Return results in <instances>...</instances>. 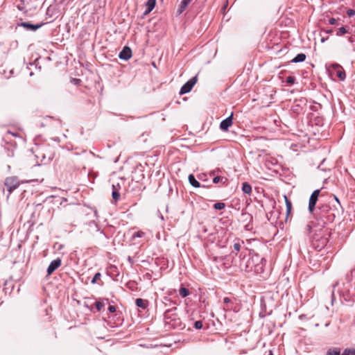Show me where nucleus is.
Listing matches in <instances>:
<instances>
[{
  "label": "nucleus",
  "mask_w": 355,
  "mask_h": 355,
  "mask_svg": "<svg viewBox=\"0 0 355 355\" xmlns=\"http://www.w3.org/2000/svg\"><path fill=\"white\" fill-rule=\"evenodd\" d=\"M44 24V23L33 24L30 22H21V23L18 24L17 25L19 26L24 27L26 30L31 31H35L36 30H37L38 28L42 27Z\"/></svg>",
  "instance_id": "9d476101"
},
{
  "label": "nucleus",
  "mask_w": 355,
  "mask_h": 355,
  "mask_svg": "<svg viewBox=\"0 0 355 355\" xmlns=\"http://www.w3.org/2000/svg\"><path fill=\"white\" fill-rule=\"evenodd\" d=\"M61 263L62 261L60 258H57L56 259L52 261L47 268V275H51L56 269H58L61 266Z\"/></svg>",
  "instance_id": "1a4fd4ad"
},
{
  "label": "nucleus",
  "mask_w": 355,
  "mask_h": 355,
  "mask_svg": "<svg viewBox=\"0 0 355 355\" xmlns=\"http://www.w3.org/2000/svg\"><path fill=\"white\" fill-rule=\"evenodd\" d=\"M241 243L240 242H236L234 244V250L239 252L241 250Z\"/></svg>",
  "instance_id": "c9c22d12"
},
{
  "label": "nucleus",
  "mask_w": 355,
  "mask_h": 355,
  "mask_svg": "<svg viewBox=\"0 0 355 355\" xmlns=\"http://www.w3.org/2000/svg\"><path fill=\"white\" fill-rule=\"evenodd\" d=\"M348 33L347 29L345 26H342L340 28L337 30L336 35L337 36H342L345 35V33Z\"/></svg>",
  "instance_id": "5701e85b"
},
{
  "label": "nucleus",
  "mask_w": 355,
  "mask_h": 355,
  "mask_svg": "<svg viewBox=\"0 0 355 355\" xmlns=\"http://www.w3.org/2000/svg\"><path fill=\"white\" fill-rule=\"evenodd\" d=\"M156 3V0H148L146 3V10L144 14H148L153 9L155 8Z\"/></svg>",
  "instance_id": "2eb2a0df"
},
{
  "label": "nucleus",
  "mask_w": 355,
  "mask_h": 355,
  "mask_svg": "<svg viewBox=\"0 0 355 355\" xmlns=\"http://www.w3.org/2000/svg\"><path fill=\"white\" fill-rule=\"evenodd\" d=\"M198 81V77L197 76H193L190 80H189L186 83H184L180 90V94H184L187 93H189L193 88V87L196 85V83Z\"/></svg>",
  "instance_id": "423d86ee"
},
{
  "label": "nucleus",
  "mask_w": 355,
  "mask_h": 355,
  "mask_svg": "<svg viewBox=\"0 0 355 355\" xmlns=\"http://www.w3.org/2000/svg\"><path fill=\"white\" fill-rule=\"evenodd\" d=\"M336 218L335 210L328 205L320 208V211L315 220L309 222L304 227V232L309 234L313 228H328L327 225L334 221Z\"/></svg>",
  "instance_id": "f257e3e1"
},
{
  "label": "nucleus",
  "mask_w": 355,
  "mask_h": 355,
  "mask_svg": "<svg viewBox=\"0 0 355 355\" xmlns=\"http://www.w3.org/2000/svg\"><path fill=\"white\" fill-rule=\"evenodd\" d=\"M101 277V273H100V272H96V273L94 275V277L92 278V282H92V284H96V283L97 282V281H98V279H100Z\"/></svg>",
  "instance_id": "c85d7f7f"
},
{
  "label": "nucleus",
  "mask_w": 355,
  "mask_h": 355,
  "mask_svg": "<svg viewBox=\"0 0 355 355\" xmlns=\"http://www.w3.org/2000/svg\"><path fill=\"white\" fill-rule=\"evenodd\" d=\"M216 174V171H212L209 173L210 176H214Z\"/></svg>",
  "instance_id": "a19ab883"
},
{
  "label": "nucleus",
  "mask_w": 355,
  "mask_h": 355,
  "mask_svg": "<svg viewBox=\"0 0 355 355\" xmlns=\"http://www.w3.org/2000/svg\"><path fill=\"white\" fill-rule=\"evenodd\" d=\"M329 24H331V25H338V19H335V18H330L329 19Z\"/></svg>",
  "instance_id": "72a5a7b5"
},
{
  "label": "nucleus",
  "mask_w": 355,
  "mask_h": 355,
  "mask_svg": "<svg viewBox=\"0 0 355 355\" xmlns=\"http://www.w3.org/2000/svg\"><path fill=\"white\" fill-rule=\"evenodd\" d=\"M198 179L202 182L207 181V175L205 173L200 174L198 176Z\"/></svg>",
  "instance_id": "473e14b6"
},
{
  "label": "nucleus",
  "mask_w": 355,
  "mask_h": 355,
  "mask_svg": "<svg viewBox=\"0 0 355 355\" xmlns=\"http://www.w3.org/2000/svg\"><path fill=\"white\" fill-rule=\"evenodd\" d=\"M327 40H328V37H326V38L322 37V38L321 39V42H322V43H323V42H324Z\"/></svg>",
  "instance_id": "a18cd8bd"
},
{
  "label": "nucleus",
  "mask_w": 355,
  "mask_h": 355,
  "mask_svg": "<svg viewBox=\"0 0 355 355\" xmlns=\"http://www.w3.org/2000/svg\"><path fill=\"white\" fill-rule=\"evenodd\" d=\"M348 40H349V42L350 43H354V40L353 37H349L348 38Z\"/></svg>",
  "instance_id": "37998d69"
},
{
  "label": "nucleus",
  "mask_w": 355,
  "mask_h": 355,
  "mask_svg": "<svg viewBox=\"0 0 355 355\" xmlns=\"http://www.w3.org/2000/svg\"><path fill=\"white\" fill-rule=\"evenodd\" d=\"M333 33V30L332 29H328L326 31V33H328V34H331Z\"/></svg>",
  "instance_id": "79ce46f5"
},
{
  "label": "nucleus",
  "mask_w": 355,
  "mask_h": 355,
  "mask_svg": "<svg viewBox=\"0 0 355 355\" xmlns=\"http://www.w3.org/2000/svg\"><path fill=\"white\" fill-rule=\"evenodd\" d=\"M225 207V204L224 202H216L214 205V208L216 210H221Z\"/></svg>",
  "instance_id": "a878e982"
},
{
  "label": "nucleus",
  "mask_w": 355,
  "mask_h": 355,
  "mask_svg": "<svg viewBox=\"0 0 355 355\" xmlns=\"http://www.w3.org/2000/svg\"><path fill=\"white\" fill-rule=\"evenodd\" d=\"M144 234L145 233L144 232L138 231L132 234V238L133 239H135V238H141L144 236Z\"/></svg>",
  "instance_id": "cd10ccee"
},
{
  "label": "nucleus",
  "mask_w": 355,
  "mask_h": 355,
  "mask_svg": "<svg viewBox=\"0 0 355 355\" xmlns=\"http://www.w3.org/2000/svg\"><path fill=\"white\" fill-rule=\"evenodd\" d=\"M305 234L311 239L313 246L320 251L327 245L331 234V230L322 227L313 228L309 234Z\"/></svg>",
  "instance_id": "f03ea898"
},
{
  "label": "nucleus",
  "mask_w": 355,
  "mask_h": 355,
  "mask_svg": "<svg viewBox=\"0 0 355 355\" xmlns=\"http://www.w3.org/2000/svg\"><path fill=\"white\" fill-rule=\"evenodd\" d=\"M286 206V214L287 216L290 214L291 211L292 204L291 201L285 196Z\"/></svg>",
  "instance_id": "b1692460"
},
{
  "label": "nucleus",
  "mask_w": 355,
  "mask_h": 355,
  "mask_svg": "<svg viewBox=\"0 0 355 355\" xmlns=\"http://www.w3.org/2000/svg\"><path fill=\"white\" fill-rule=\"evenodd\" d=\"M112 197L115 202H117L120 199V193L117 191H113L112 192Z\"/></svg>",
  "instance_id": "393cba45"
},
{
  "label": "nucleus",
  "mask_w": 355,
  "mask_h": 355,
  "mask_svg": "<svg viewBox=\"0 0 355 355\" xmlns=\"http://www.w3.org/2000/svg\"><path fill=\"white\" fill-rule=\"evenodd\" d=\"M335 199H336V200L337 202H339V201H338V199L336 196H335Z\"/></svg>",
  "instance_id": "de8ad7c7"
},
{
  "label": "nucleus",
  "mask_w": 355,
  "mask_h": 355,
  "mask_svg": "<svg viewBox=\"0 0 355 355\" xmlns=\"http://www.w3.org/2000/svg\"><path fill=\"white\" fill-rule=\"evenodd\" d=\"M89 226L94 225L96 228L97 231L99 230V228H98V225H96V223L94 221L89 222Z\"/></svg>",
  "instance_id": "58836bf2"
},
{
  "label": "nucleus",
  "mask_w": 355,
  "mask_h": 355,
  "mask_svg": "<svg viewBox=\"0 0 355 355\" xmlns=\"http://www.w3.org/2000/svg\"><path fill=\"white\" fill-rule=\"evenodd\" d=\"M232 116L233 114L232 113L230 116H229L228 117H227L225 119L223 120L220 122V128L222 130L226 131L232 125Z\"/></svg>",
  "instance_id": "f8f14e48"
},
{
  "label": "nucleus",
  "mask_w": 355,
  "mask_h": 355,
  "mask_svg": "<svg viewBox=\"0 0 355 355\" xmlns=\"http://www.w3.org/2000/svg\"><path fill=\"white\" fill-rule=\"evenodd\" d=\"M230 301L231 300H230V299L229 297H225L223 299V302L225 303V304H227V303L230 302Z\"/></svg>",
  "instance_id": "ea45409f"
},
{
  "label": "nucleus",
  "mask_w": 355,
  "mask_h": 355,
  "mask_svg": "<svg viewBox=\"0 0 355 355\" xmlns=\"http://www.w3.org/2000/svg\"><path fill=\"white\" fill-rule=\"evenodd\" d=\"M296 79L294 76H289L286 78V82L288 84H294Z\"/></svg>",
  "instance_id": "7c9ffc66"
},
{
  "label": "nucleus",
  "mask_w": 355,
  "mask_h": 355,
  "mask_svg": "<svg viewBox=\"0 0 355 355\" xmlns=\"http://www.w3.org/2000/svg\"><path fill=\"white\" fill-rule=\"evenodd\" d=\"M132 56V51L130 48L125 46L123 50L119 53V58L121 60H128Z\"/></svg>",
  "instance_id": "9b49d317"
},
{
  "label": "nucleus",
  "mask_w": 355,
  "mask_h": 355,
  "mask_svg": "<svg viewBox=\"0 0 355 355\" xmlns=\"http://www.w3.org/2000/svg\"><path fill=\"white\" fill-rule=\"evenodd\" d=\"M260 261L266 262V260L264 258L261 257L259 254H254L251 255L246 261L244 257L241 261L240 266L241 267L243 266L245 271L252 272L256 266V263Z\"/></svg>",
  "instance_id": "20e7f679"
},
{
  "label": "nucleus",
  "mask_w": 355,
  "mask_h": 355,
  "mask_svg": "<svg viewBox=\"0 0 355 355\" xmlns=\"http://www.w3.org/2000/svg\"><path fill=\"white\" fill-rule=\"evenodd\" d=\"M179 294L182 297H186L190 295V291L188 288L182 286L179 290Z\"/></svg>",
  "instance_id": "aec40b11"
},
{
  "label": "nucleus",
  "mask_w": 355,
  "mask_h": 355,
  "mask_svg": "<svg viewBox=\"0 0 355 355\" xmlns=\"http://www.w3.org/2000/svg\"><path fill=\"white\" fill-rule=\"evenodd\" d=\"M268 355H273V354H272V352H270Z\"/></svg>",
  "instance_id": "49530a36"
},
{
  "label": "nucleus",
  "mask_w": 355,
  "mask_h": 355,
  "mask_svg": "<svg viewBox=\"0 0 355 355\" xmlns=\"http://www.w3.org/2000/svg\"><path fill=\"white\" fill-rule=\"evenodd\" d=\"M319 194H320V190L316 189L311 193V195L310 196L309 201V211L310 213H312L313 211V210L315 209L316 202L318 200Z\"/></svg>",
  "instance_id": "0eeeda50"
},
{
  "label": "nucleus",
  "mask_w": 355,
  "mask_h": 355,
  "mask_svg": "<svg viewBox=\"0 0 355 355\" xmlns=\"http://www.w3.org/2000/svg\"><path fill=\"white\" fill-rule=\"evenodd\" d=\"M306 60V55L304 53L297 54L292 60V62L297 63L304 62Z\"/></svg>",
  "instance_id": "f3484780"
},
{
  "label": "nucleus",
  "mask_w": 355,
  "mask_h": 355,
  "mask_svg": "<svg viewBox=\"0 0 355 355\" xmlns=\"http://www.w3.org/2000/svg\"><path fill=\"white\" fill-rule=\"evenodd\" d=\"M53 147L49 144H42L35 150V157L40 159L41 164H46L51 161L54 157Z\"/></svg>",
  "instance_id": "7ed1b4c3"
},
{
  "label": "nucleus",
  "mask_w": 355,
  "mask_h": 355,
  "mask_svg": "<svg viewBox=\"0 0 355 355\" xmlns=\"http://www.w3.org/2000/svg\"><path fill=\"white\" fill-rule=\"evenodd\" d=\"M95 306H96L97 311H101L102 308L104 306V304L101 302L97 301L95 302Z\"/></svg>",
  "instance_id": "2f4dec72"
},
{
  "label": "nucleus",
  "mask_w": 355,
  "mask_h": 355,
  "mask_svg": "<svg viewBox=\"0 0 355 355\" xmlns=\"http://www.w3.org/2000/svg\"><path fill=\"white\" fill-rule=\"evenodd\" d=\"M121 189V185L119 183L112 184V190L119 191Z\"/></svg>",
  "instance_id": "f704fd0d"
},
{
  "label": "nucleus",
  "mask_w": 355,
  "mask_h": 355,
  "mask_svg": "<svg viewBox=\"0 0 355 355\" xmlns=\"http://www.w3.org/2000/svg\"><path fill=\"white\" fill-rule=\"evenodd\" d=\"M108 311L110 313H114L116 311V308L114 306H109Z\"/></svg>",
  "instance_id": "4c0bfd02"
},
{
  "label": "nucleus",
  "mask_w": 355,
  "mask_h": 355,
  "mask_svg": "<svg viewBox=\"0 0 355 355\" xmlns=\"http://www.w3.org/2000/svg\"><path fill=\"white\" fill-rule=\"evenodd\" d=\"M347 14L349 17H353L355 15V10H353V9H349L347 11Z\"/></svg>",
  "instance_id": "e433bc0d"
},
{
  "label": "nucleus",
  "mask_w": 355,
  "mask_h": 355,
  "mask_svg": "<svg viewBox=\"0 0 355 355\" xmlns=\"http://www.w3.org/2000/svg\"><path fill=\"white\" fill-rule=\"evenodd\" d=\"M227 179L225 177H220V176H215L213 178V183L217 184L218 182H221L222 184H225Z\"/></svg>",
  "instance_id": "6ab92c4d"
},
{
  "label": "nucleus",
  "mask_w": 355,
  "mask_h": 355,
  "mask_svg": "<svg viewBox=\"0 0 355 355\" xmlns=\"http://www.w3.org/2000/svg\"><path fill=\"white\" fill-rule=\"evenodd\" d=\"M191 1L192 0H182L179 6L178 10V14L183 12Z\"/></svg>",
  "instance_id": "dca6fc26"
},
{
  "label": "nucleus",
  "mask_w": 355,
  "mask_h": 355,
  "mask_svg": "<svg viewBox=\"0 0 355 355\" xmlns=\"http://www.w3.org/2000/svg\"><path fill=\"white\" fill-rule=\"evenodd\" d=\"M341 355H355V349H345Z\"/></svg>",
  "instance_id": "bb28decb"
},
{
  "label": "nucleus",
  "mask_w": 355,
  "mask_h": 355,
  "mask_svg": "<svg viewBox=\"0 0 355 355\" xmlns=\"http://www.w3.org/2000/svg\"><path fill=\"white\" fill-rule=\"evenodd\" d=\"M6 135H12V136H16V134L11 132L10 131H7Z\"/></svg>",
  "instance_id": "c03bdc74"
},
{
  "label": "nucleus",
  "mask_w": 355,
  "mask_h": 355,
  "mask_svg": "<svg viewBox=\"0 0 355 355\" xmlns=\"http://www.w3.org/2000/svg\"><path fill=\"white\" fill-rule=\"evenodd\" d=\"M135 303L138 307L141 308L142 309H145L146 308V300L141 298H137L135 301Z\"/></svg>",
  "instance_id": "412c9836"
},
{
  "label": "nucleus",
  "mask_w": 355,
  "mask_h": 355,
  "mask_svg": "<svg viewBox=\"0 0 355 355\" xmlns=\"http://www.w3.org/2000/svg\"><path fill=\"white\" fill-rule=\"evenodd\" d=\"M188 180L190 184L195 187V188H199V187H206L205 185H201L200 183L196 179L195 176L193 174L189 175Z\"/></svg>",
  "instance_id": "ddd939ff"
},
{
  "label": "nucleus",
  "mask_w": 355,
  "mask_h": 355,
  "mask_svg": "<svg viewBox=\"0 0 355 355\" xmlns=\"http://www.w3.org/2000/svg\"><path fill=\"white\" fill-rule=\"evenodd\" d=\"M242 191L244 193L250 194L252 192V187L248 182H244L242 185Z\"/></svg>",
  "instance_id": "a211bd4d"
},
{
  "label": "nucleus",
  "mask_w": 355,
  "mask_h": 355,
  "mask_svg": "<svg viewBox=\"0 0 355 355\" xmlns=\"http://www.w3.org/2000/svg\"><path fill=\"white\" fill-rule=\"evenodd\" d=\"M4 185L7 187L8 196L16 189L19 185V181L16 176L8 177L6 178Z\"/></svg>",
  "instance_id": "39448f33"
},
{
  "label": "nucleus",
  "mask_w": 355,
  "mask_h": 355,
  "mask_svg": "<svg viewBox=\"0 0 355 355\" xmlns=\"http://www.w3.org/2000/svg\"><path fill=\"white\" fill-rule=\"evenodd\" d=\"M202 322L201 320L196 321L193 324V327L196 329H202Z\"/></svg>",
  "instance_id": "c756f323"
},
{
  "label": "nucleus",
  "mask_w": 355,
  "mask_h": 355,
  "mask_svg": "<svg viewBox=\"0 0 355 355\" xmlns=\"http://www.w3.org/2000/svg\"><path fill=\"white\" fill-rule=\"evenodd\" d=\"M326 355H341L340 349L339 348L334 347L330 348L327 352Z\"/></svg>",
  "instance_id": "4be33fe9"
},
{
  "label": "nucleus",
  "mask_w": 355,
  "mask_h": 355,
  "mask_svg": "<svg viewBox=\"0 0 355 355\" xmlns=\"http://www.w3.org/2000/svg\"><path fill=\"white\" fill-rule=\"evenodd\" d=\"M266 262L260 261L256 263V266L253 268L252 271L257 274H261L264 271V266Z\"/></svg>",
  "instance_id": "4468645a"
},
{
  "label": "nucleus",
  "mask_w": 355,
  "mask_h": 355,
  "mask_svg": "<svg viewBox=\"0 0 355 355\" xmlns=\"http://www.w3.org/2000/svg\"><path fill=\"white\" fill-rule=\"evenodd\" d=\"M331 67L335 70L336 76L340 80H344L346 78V74L342 67L337 63L332 64Z\"/></svg>",
  "instance_id": "6e6552de"
}]
</instances>
